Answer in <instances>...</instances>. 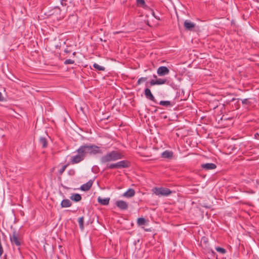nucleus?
<instances>
[{
  "label": "nucleus",
  "instance_id": "cd10ccee",
  "mask_svg": "<svg viewBox=\"0 0 259 259\" xmlns=\"http://www.w3.org/2000/svg\"><path fill=\"white\" fill-rule=\"evenodd\" d=\"M137 3L138 6L143 7V8H144L146 6L144 0H137Z\"/></svg>",
  "mask_w": 259,
  "mask_h": 259
},
{
  "label": "nucleus",
  "instance_id": "423d86ee",
  "mask_svg": "<svg viewBox=\"0 0 259 259\" xmlns=\"http://www.w3.org/2000/svg\"><path fill=\"white\" fill-rule=\"evenodd\" d=\"M10 239L13 245H15L18 247L21 245V240L19 235L16 231H14L12 233V234L10 235Z\"/></svg>",
  "mask_w": 259,
  "mask_h": 259
},
{
  "label": "nucleus",
  "instance_id": "4be33fe9",
  "mask_svg": "<svg viewBox=\"0 0 259 259\" xmlns=\"http://www.w3.org/2000/svg\"><path fill=\"white\" fill-rule=\"evenodd\" d=\"M159 104L165 107L172 106L173 105V104L169 101H161Z\"/></svg>",
  "mask_w": 259,
  "mask_h": 259
},
{
  "label": "nucleus",
  "instance_id": "a19ab883",
  "mask_svg": "<svg viewBox=\"0 0 259 259\" xmlns=\"http://www.w3.org/2000/svg\"><path fill=\"white\" fill-rule=\"evenodd\" d=\"M234 100H235V99H234V98H233V99H232V101H234Z\"/></svg>",
  "mask_w": 259,
  "mask_h": 259
},
{
  "label": "nucleus",
  "instance_id": "0eeeda50",
  "mask_svg": "<svg viewBox=\"0 0 259 259\" xmlns=\"http://www.w3.org/2000/svg\"><path fill=\"white\" fill-rule=\"evenodd\" d=\"M169 70L165 66H160L157 70V73L159 76H163L168 74Z\"/></svg>",
  "mask_w": 259,
  "mask_h": 259
},
{
  "label": "nucleus",
  "instance_id": "5701e85b",
  "mask_svg": "<svg viewBox=\"0 0 259 259\" xmlns=\"http://www.w3.org/2000/svg\"><path fill=\"white\" fill-rule=\"evenodd\" d=\"M157 80V85H161L168 83V80L166 79L158 78Z\"/></svg>",
  "mask_w": 259,
  "mask_h": 259
},
{
  "label": "nucleus",
  "instance_id": "2f4dec72",
  "mask_svg": "<svg viewBox=\"0 0 259 259\" xmlns=\"http://www.w3.org/2000/svg\"><path fill=\"white\" fill-rule=\"evenodd\" d=\"M61 3L63 6H68V3H71V0H62Z\"/></svg>",
  "mask_w": 259,
  "mask_h": 259
},
{
  "label": "nucleus",
  "instance_id": "dca6fc26",
  "mask_svg": "<svg viewBox=\"0 0 259 259\" xmlns=\"http://www.w3.org/2000/svg\"><path fill=\"white\" fill-rule=\"evenodd\" d=\"M109 200H110L109 198H102L101 197H99L98 198V202L103 205H108L109 203Z\"/></svg>",
  "mask_w": 259,
  "mask_h": 259
},
{
  "label": "nucleus",
  "instance_id": "79ce46f5",
  "mask_svg": "<svg viewBox=\"0 0 259 259\" xmlns=\"http://www.w3.org/2000/svg\"><path fill=\"white\" fill-rule=\"evenodd\" d=\"M100 40H101V41H102V40H103V39L100 38Z\"/></svg>",
  "mask_w": 259,
  "mask_h": 259
},
{
  "label": "nucleus",
  "instance_id": "b1692460",
  "mask_svg": "<svg viewBox=\"0 0 259 259\" xmlns=\"http://www.w3.org/2000/svg\"><path fill=\"white\" fill-rule=\"evenodd\" d=\"M146 220L144 218H140L137 220V224L138 226H142L145 225Z\"/></svg>",
  "mask_w": 259,
  "mask_h": 259
},
{
  "label": "nucleus",
  "instance_id": "f03ea898",
  "mask_svg": "<svg viewBox=\"0 0 259 259\" xmlns=\"http://www.w3.org/2000/svg\"><path fill=\"white\" fill-rule=\"evenodd\" d=\"M208 241L204 240L203 242H201V246L204 250V252L207 255V257L213 259L217 257L216 253L210 247L207 246Z\"/></svg>",
  "mask_w": 259,
  "mask_h": 259
},
{
  "label": "nucleus",
  "instance_id": "7c9ffc66",
  "mask_svg": "<svg viewBox=\"0 0 259 259\" xmlns=\"http://www.w3.org/2000/svg\"><path fill=\"white\" fill-rule=\"evenodd\" d=\"M147 79V77H142L140 78H139L138 81H137V84L140 85L142 82L146 81Z\"/></svg>",
  "mask_w": 259,
  "mask_h": 259
},
{
  "label": "nucleus",
  "instance_id": "6ab92c4d",
  "mask_svg": "<svg viewBox=\"0 0 259 259\" xmlns=\"http://www.w3.org/2000/svg\"><path fill=\"white\" fill-rule=\"evenodd\" d=\"M70 198L74 201L75 202H78L81 199V196L79 194H73L70 197Z\"/></svg>",
  "mask_w": 259,
  "mask_h": 259
},
{
  "label": "nucleus",
  "instance_id": "1a4fd4ad",
  "mask_svg": "<svg viewBox=\"0 0 259 259\" xmlns=\"http://www.w3.org/2000/svg\"><path fill=\"white\" fill-rule=\"evenodd\" d=\"M116 206L121 210H126L128 208V203L123 200H118L116 202Z\"/></svg>",
  "mask_w": 259,
  "mask_h": 259
},
{
  "label": "nucleus",
  "instance_id": "ea45409f",
  "mask_svg": "<svg viewBox=\"0 0 259 259\" xmlns=\"http://www.w3.org/2000/svg\"><path fill=\"white\" fill-rule=\"evenodd\" d=\"M153 77H154V78H156V77H157L156 75H153Z\"/></svg>",
  "mask_w": 259,
  "mask_h": 259
},
{
  "label": "nucleus",
  "instance_id": "7ed1b4c3",
  "mask_svg": "<svg viewBox=\"0 0 259 259\" xmlns=\"http://www.w3.org/2000/svg\"><path fill=\"white\" fill-rule=\"evenodd\" d=\"M130 166V162L127 160H122L115 163L107 164L106 169L126 168Z\"/></svg>",
  "mask_w": 259,
  "mask_h": 259
},
{
  "label": "nucleus",
  "instance_id": "412c9836",
  "mask_svg": "<svg viewBox=\"0 0 259 259\" xmlns=\"http://www.w3.org/2000/svg\"><path fill=\"white\" fill-rule=\"evenodd\" d=\"M78 222L79 224V228L81 230L84 229V217H81L78 219Z\"/></svg>",
  "mask_w": 259,
  "mask_h": 259
},
{
  "label": "nucleus",
  "instance_id": "39448f33",
  "mask_svg": "<svg viewBox=\"0 0 259 259\" xmlns=\"http://www.w3.org/2000/svg\"><path fill=\"white\" fill-rule=\"evenodd\" d=\"M85 146L87 149V153H89L91 155H95L97 154H101L102 153L100 149V147L95 145H85Z\"/></svg>",
  "mask_w": 259,
  "mask_h": 259
},
{
  "label": "nucleus",
  "instance_id": "a878e982",
  "mask_svg": "<svg viewBox=\"0 0 259 259\" xmlns=\"http://www.w3.org/2000/svg\"><path fill=\"white\" fill-rule=\"evenodd\" d=\"M215 249L218 252H220L222 254L226 253L227 252L225 248L221 247H215Z\"/></svg>",
  "mask_w": 259,
  "mask_h": 259
},
{
  "label": "nucleus",
  "instance_id": "6e6552de",
  "mask_svg": "<svg viewBox=\"0 0 259 259\" xmlns=\"http://www.w3.org/2000/svg\"><path fill=\"white\" fill-rule=\"evenodd\" d=\"M195 24L188 20L184 21V27L187 30L192 31L194 29Z\"/></svg>",
  "mask_w": 259,
  "mask_h": 259
},
{
  "label": "nucleus",
  "instance_id": "e433bc0d",
  "mask_svg": "<svg viewBox=\"0 0 259 259\" xmlns=\"http://www.w3.org/2000/svg\"><path fill=\"white\" fill-rule=\"evenodd\" d=\"M65 52L66 53H68L69 52V51H67V50H65Z\"/></svg>",
  "mask_w": 259,
  "mask_h": 259
},
{
  "label": "nucleus",
  "instance_id": "f3484780",
  "mask_svg": "<svg viewBox=\"0 0 259 259\" xmlns=\"http://www.w3.org/2000/svg\"><path fill=\"white\" fill-rule=\"evenodd\" d=\"M71 202L68 199H63L61 203L62 207H68L71 206Z\"/></svg>",
  "mask_w": 259,
  "mask_h": 259
},
{
  "label": "nucleus",
  "instance_id": "f704fd0d",
  "mask_svg": "<svg viewBox=\"0 0 259 259\" xmlns=\"http://www.w3.org/2000/svg\"><path fill=\"white\" fill-rule=\"evenodd\" d=\"M152 15H153V16L155 18H157V17H156V16L155 15V13H154V11H152Z\"/></svg>",
  "mask_w": 259,
  "mask_h": 259
},
{
  "label": "nucleus",
  "instance_id": "c85d7f7f",
  "mask_svg": "<svg viewBox=\"0 0 259 259\" xmlns=\"http://www.w3.org/2000/svg\"><path fill=\"white\" fill-rule=\"evenodd\" d=\"M69 165V164H67L66 165H63L61 169L59 170V173L60 175H61L65 170L66 169V167Z\"/></svg>",
  "mask_w": 259,
  "mask_h": 259
},
{
  "label": "nucleus",
  "instance_id": "9b49d317",
  "mask_svg": "<svg viewBox=\"0 0 259 259\" xmlns=\"http://www.w3.org/2000/svg\"><path fill=\"white\" fill-rule=\"evenodd\" d=\"M82 156L80 155L78 153L75 156L72 157L71 159V163L72 164L78 163L83 160Z\"/></svg>",
  "mask_w": 259,
  "mask_h": 259
},
{
  "label": "nucleus",
  "instance_id": "c756f323",
  "mask_svg": "<svg viewBox=\"0 0 259 259\" xmlns=\"http://www.w3.org/2000/svg\"><path fill=\"white\" fill-rule=\"evenodd\" d=\"M53 11L54 12L53 13H52V14L56 13V14L60 15L61 10L60 8L57 7L54 8V9H53Z\"/></svg>",
  "mask_w": 259,
  "mask_h": 259
},
{
  "label": "nucleus",
  "instance_id": "58836bf2",
  "mask_svg": "<svg viewBox=\"0 0 259 259\" xmlns=\"http://www.w3.org/2000/svg\"><path fill=\"white\" fill-rule=\"evenodd\" d=\"M75 54H76V53H75V52H74V53H73V55H74H74H75Z\"/></svg>",
  "mask_w": 259,
  "mask_h": 259
},
{
  "label": "nucleus",
  "instance_id": "9d476101",
  "mask_svg": "<svg viewBox=\"0 0 259 259\" xmlns=\"http://www.w3.org/2000/svg\"><path fill=\"white\" fill-rule=\"evenodd\" d=\"M144 94L147 99L154 102H156L154 97L149 88L145 89Z\"/></svg>",
  "mask_w": 259,
  "mask_h": 259
},
{
  "label": "nucleus",
  "instance_id": "2eb2a0df",
  "mask_svg": "<svg viewBox=\"0 0 259 259\" xmlns=\"http://www.w3.org/2000/svg\"><path fill=\"white\" fill-rule=\"evenodd\" d=\"M135 194V190L132 188L128 189L125 193L122 195L123 197L130 198L134 196Z\"/></svg>",
  "mask_w": 259,
  "mask_h": 259
},
{
  "label": "nucleus",
  "instance_id": "a211bd4d",
  "mask_svg": "<svg viewBox=\"0 0 259 259\" xmlns=\"http://www.w3.org/2000/svg\"><path fill=\"white\" fill-rule=\"evenodd\" d=\"M161 156L163 158L170 159L173 156V153L171 151L166 150L162 153Z\"/></svg>",
  "mask_w": 259,
  "mask_h": 259
},
{
  "label": "nucleus",
  "instance_id": "f257e3e1",
  "mask_svg": "<svg viewBox=\"0 0 259 259\" xmlns=\"http://www.w3.org/2000/svg\"><path fill=\"white\" fill-rule=\"evenodd\" d=\"M123 158V155L118 151H112L108 152L100 158L101 163H107L110 161H116Z\"/></svg>",
  "mask_w": 259,
  "mask_h": 259
},
{
  "label": "nucleus",
  "instance_id": "72a5a7b5",
  "mask_svg": "<svg viewBox=\"0 0 259 259\" xmlns=\"http://www.w3.org/2000/svg\"><path fill=\"white\" fill-rule=\"evenodd\" d=\"M150 85L151 86H153V85H157V80H156H156L152 79L150 81Z\"/></svg>",
  "mask_w": 259,
  "mask_h": 259
},
{
  "label": "nucleus",
  "instance_id": "f8f14e48",
  "mask_svg": "<svg viewBox=\"0 0 259 259\" xmlns=\"http://www.w3.org/2000/svg\"><path fill=\"white\" fill-rule=\"evenodd\" d=\"M201 168L205 170H211L216 168L217 166L212 163H203L201 165Z\"/></svg>",
  "mask_w": 259,
  "mask_h": 259
},
{
  "label": "nucleus",
  "instance_id": "473e14b6",
  "mask_svg": "<svg viewBox=\"0 0 259 259\" xmlns=\"http://www.w3.org/2000/svg\"><path fill=\"white\" fill-rule=\"evenodd\" d=\"M74 63V61L71 59H67L64 62V64L65 65L67 64H73Z\"/></svg>",
  "mask_w": 259,
  "mask_h": 259
},
{
  "label": "nucleus",
  "instance_id": "c9c22d12",
  "mask_svg": "<svg viewBox=\"0 0 259 259\" xmlns=\"http://www.w3.org/2000/svg\"><path fill=\"white\" fill-rule=\"evenodd\" d=\"M1 96H2V94L0 92V101H3V99L1 98Z\"/></svg>",
  "mask_w": 259,
  "mask_h": 259
},
{
  "label": "nucleus",
  "instance_id": "20e7f679",
  "mask_svg": "<svg viewBox=\"0 0 259 259\" xmlns=\"http://www.w3.org/2000/svg\"><path fill=\"white\" fill-rule=\"evenodd\" d=\"M152 191L158 196H166L171 193V191L169 189L163 187H155L152 189Z\"/></svg>",
  "mask_w": 259,
  "mask_h": 259
},
{
  "label": "nucleus",
  "instance_id": "37998d69",
  "mask_svg": "<svg viewBox=\"0 0 259 259\" xmlns=\"http://www.w3.org/2000/svg\"><path fill=\"white\" fill-rule=\"evenodd\" d=\"M4 259H6V255H5L4 256Z\"/></svg>",
  "mask_w": 259,
  "mask_h": 259
},
{
  "label": "nucleus",
  "instance_id": "bb28decb",
  "mask_svg": "<svg viewBox=\"0 0 259 259\" xmlns=\"http://www.w3.org/2000/svg\"><path fill=\"white\" fill-rule=\"evenodd\" d=\"M241 101L243 105L250 106L251 105V102L248 99H244L242 100Z\"/></svg>",
  "mask_w": 259,
  "mask_h": 259
},
{
  "label": "nucleus",
  "instance_id": "ddd939ff",
  "mask_svg": "<svg viewBox=\"0 0 259 259\" xmlns=\"http://www.w3.org/2000/svg\"><path fill=\"white\" fill-rule=\"evenodd\" d=\"M77 153L82 156L83 159L84 158L85 155L87 153V149L85 145L81 146L77 150Z\"/></svg>",
  "mask_w": 259,
  "mask_h": 259
},
{
  "label": "nucleus",
  "instance_id": "393cba45",
  "mask_svg": "<svg viewBox=\"0 0 259 259\" xmlns=\"http://www.w3.org/2000/svg\"><path fill=\"white\" fill-rule=\"evenodd\" d=\"M93 66L95 68L99 71H104L105 69V67L99 65L97 63H94Z\"/></svg>",
  "mask_w": 259,
  "mask_h": 259
},
{
  "label": "nucleus",
  "instance_id": "4468645a",
  "mask_svg": "<svg viewBox=\"0 0 259 259\" xmlns=\"http://www.w3.org/2000/svg\"><path fill=\"white\" fill-rule=\"evenodd\" d=\"M93 184V181L90 180L85 184H83L81 186L80 189L81 190L84 191H88L90 189V188L92 186Z\"/></svg>",
  "mask_w": 259,
  "mask_h": 259
},
{
  "label": "nucleus",
  "instance_id": "4c0bfd02",
  "mask_svg": "<svg viewBox=\"0 0 259 259\" xmlns=\"http://www.w3.org/2000/svg\"><path fill=\"white\" fill-rule=\"evenodd\" d=\"M57 18H58V19H61V16H59V17H57Z\"/></svg>",
  "mask_w": 259,
  "mask_h": 259
},
{
  "label": "nucleus",
  "instance_id": "aec40b11",
  "mask_svg": "<svg viewBox=\"0 0 259 259\" xmlns=\"http://www.w3.org/2000/svg\"><path fill=\"white\" fill-rule=\"evenodd\" d=\"M39 143L41 145L42 147L45 148L48 146V142L45 137H41L39 139Z\"/></svg>",
  "mask_w": 259,
  "mask_h": 259
}]
</instances>
